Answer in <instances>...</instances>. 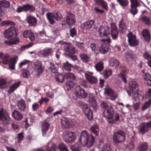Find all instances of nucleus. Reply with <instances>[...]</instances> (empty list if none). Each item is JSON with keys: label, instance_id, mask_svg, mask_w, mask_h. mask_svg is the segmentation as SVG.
Returning a JSON list of instances; mask_svg holds the SVG:
<instances>
[{"label": "nucleus", "instance_id": "obj_5", "mask_svg": "<svg viewBox=\"0 0 151 151\" xmlns=\"http://www.w3.org/2000/svg\"><path fill=\"white\" fill-rule=\"evenodd\" d=\"M125 139L124 132L122 131H119L115 132L113 134V140L115 143H119L124 141Z\"/></svg>", "mask_w": 151, "mask_h": 151}, {"label": "nucleus", "instance_id": "obj_21", "mask_svg": "<svg viewBox=\"0 0 151 151\" xmlns=\"http://www.w3.org/2000/svg\"><path fill=\"white\" fill-rule=\"evenodd\" d=\"M23 35L26 38H29L32 41L34 40L35 39L34 33L30 30H26L24 32Z\"/></svg>", "mask_w": 151, "mask_h": 151}, {"label": "nucleus", "instance_id": "obj_36", "mask_svg": "<svg viewBox=\"0 0 151 151\" xmlns=\"http://www.w3.org/2000/svg\"><path fill=\"white\" fill-rule=\"evenodd\" d=\"M35 69L39 73H42L43 71V67L40 62L37 61L35 64Z\"/></svg>", "mask_w": 151, "mask_h": 151}, {"label": "nucleus", "instance_id": "obj_28", "mask_svg": "<svg viewBox=\"0 0 151 151\" xmlns=\"http://www.w3.org/2000/svg\"><path fill=\"white\" fill-rule=\"evenodd\" d=\"M17 106L19 110L23 111L25 109L26 106L24 101L23 99H21L17 101Z\"/></svg>", "mask_w": 151, "mask_h": 151}, {"label": "nucleus", "instance_id": "obj_46", "mask_svg": "<svg viewBox=\"0 0 151 151\" xmlns=\"http://www.w3.org/2000/svg\"><path fill=\"white\" fill-rule=\"evenodd\" d=\"M148 149V145L146 143L142 144L139 147L138 149L140 151H146Z\"/></svg>", "mask_w": 151, "mask_h": 151}, {"label": "nucleus", "instance_id": "obj_27", "mask_svg": "<svg viewBox=\"0 0 151 151\" xmlns=\"http://www.w3.org/2000/svg\"><path fill=\"white\" fill-rule=\"evenodd\" d=\"M13 118L16 120H20L22 118V114L17 110H14L12 114Z\"/></svg>", "mask_w": 151, "mask_h": 151}, {"label": "nucleus", "instance_id": "obj_58", "mask_svg": "<svg viewBox=\"0 0 151 151\" xmlns=\"http://www.w3.org/2000/svg\"><path fill=\"white\" fill-rule=\"evenodd\" d=\"M151 104V99L148 101L145 102L142 107V110L144 111Z\"/></svg>", "mask_w": 151, "mask_h": 151}, {"label": "nucleus", "instance_id": "obj_23", "mask_svg": "<svg viewBox=\"0 0 151 151\" xmlns=\"http://www.w3.org/2000/svg\"><path fill=\"white\" fill-rule=\"evenodd\" d=\"M86 77L89 82L91 84H96L97 82V78L88 74H86Z\"/></svg>", "mask_w": 151, "mask_h": 151}, {"label": "nucleus", "instance_id": "obj_11", "mask_svg": "<svg viewBox=\"0 0 151 151\" xmlns=\"http://www.w3.org/2000/svg\"><path fill=\"white\" fill-rule=\"evenodd\" d=\"M128 42L129 45L131 46H135L139 44V41L136 39V36L132 34L131 32L127 35Z\"/></svg>", "mask_w": 151, "mask_h": 151}, {"label": "nucleus", "instance_id": "obj_2", "mask_svg": "<svg viewBox=\"0 0 151 151\" xmlns=\"http://www.w3.org/2000/svg\"><path fill=\"white\" fill-rule=\"evenodd\" d=\"M17 58V56L11 58L8 55H3V54L2 56L0 57V63L2 62L4 64H9L10 68L14 70Z\"/></svg>", "mask_w": 151, "mask_h": 151}, {"label": "nucleus", "instance_id": "obj_33", "mask_svg": "<svg viewBox=\"0 0 151 151\" xmlns=\"http://www.w3.org/2000/svg\"><path fill=\"white\" fill-rule=\"evenodd\" d=\"M20 82H17L14 83L10 87V89L8 91V93L9 94H11L20 86Z\"/></svg>", "mask_w": 151, "mask_h": 151}, {"label": "nucleus", "instance_id": "obj_22", "mask_svg": "<svg viewBox=\"0 0 151 151\" xmlns=\"http://www.w3.org/2000/svg\"><path fill=\"white\" fill-rule=\"evenodd\" d=\"M95 22L94 20H91L87 21L82 24V26L83 29L88 30L91 28Z\"/></svg>", "mask_w": 151, "mask_h": 151}, {"label": "nucleus", "instance_id": "obj_55", "mask_svg": "<svg viewBox=\"0 0 151 151\" xmlns=\"http://www.w3.org/2000/svg\"><path fill=\"white\" fill-rule=\"evenodd\" d=\"M100 151H111L110 144H105L101 148Z\"/></svg>", "mask_w": 151, "mask_h": 151}, {"label": "nucleus", "instance_id": "obj_30", "mask_svg": "<svg viewBox=\"0 0 151 151\" xmlns=\"http://www.w3.org/2000/svg\"><path fill=\"white\" fill-rule=\"evenodd\" d=\"M27 20L29 24L32 25H35L37 22L36 19L32 16H28L27 18Z\"/></svg>", "mask_w": 151, "mask_h": 151}, {"label": "nucleus", "instance_id": "obj_6", "mask_svg": "<svg viewBox=\"0 0 151 151\" xmlns=\"http://www.w3.org/2000/svg\"><path fill=\"white\" fill-rule=\"evenodd\" d=\"M46 16L50 23L53 24L55 22V19L57 20H60L62 18L61 14L59 12H56L54 14L49 13L46 14Z\"/></svg>", "mask_w": 151, "mask_h": 151}, {"label": "nucleus", "instance_id": "obj_26", "mask_svg": "<svg viewBox=\"0 0 151 151\" xmlns=\"http://www.w3.org/2000/svg\"><path fill=\"white\" fill-rule=\"evenodd\" d=\"M139 129L140 132L143 134L148 131L149 129L148 124L147 122L141 124L140 125Z\"/></svg>", "mask_w": 151, "mask_h": 151}, {"label": "nucleus", "instance_id": "obj_45", "mask_svg": "<svg viewBox=\"0 0 151 151\" xmlns=\"http://www.w3.org/2000/svg\"><path fill=\"white\" fill-rule=\"evenodd\" d=\"M89 103L91 106L95 110L97 109V105L96 100L94 99H89Z\"/></svg>", "mask_w": 151, "mask_h": 151}, {"label": "nucleus", "instance_id": "obj_64", "mask_svg": "<svg viewBox=\"0 0 151 151\" xmlns=\"http://www.w3.org/2000/svg\"><path fill=\"white\" fill-rule=\"evenodd\" d=\"M137 7H131L130 11L132 14L134 15L136 14L138 12V11L136 9Z\"/></svg>", "mask_w": 151, "mask_h": 151}, {"label": "nucleus", "instance_id": "obj_20", "mask_svg": "<svg viewBox=\"0 0 151 151\" xmlns=\"http://www.w3.org/2000/svg\"><path fill=\"white\" fill-rule=\"evenodd\" d=\"M105 93L109 97V99L112 100H114L116 98V95L111 89L109 88L106 89L105 90Z\"/></svg>", "mask_w": 151, "mask_h": 151}, {"label": "nucleus", "instance_id": "obj_59", "mask_svg": "<svg viewBox=\"0 0 151 151\" xmlns=\"http://www.w3.org/2000/svg\"><path fill=\"white\" fill-rule=\"evenodd\" d=\"M64 76L62 75H59L56 78V81L59 83H63L64 80Z\"/></svg>", "mask_w": 151, "mask_h": 151}, {"label": "nucleus", "instance_id": "obj_42", "mask_svg": "<svg viewBox=\"0 0 151 151\" xmlns=\"http://www.w3.org/2000/svg\"><path fill=\"white\" fill-rule=\"evenodd\" d=\"M90 130L92 132L95 134L96 136L97 135L99 131L97 125L95 124L93 126L91 127Z\"/></svg>", "mask_w": 151, "mask_h": 151}, {"label": "nucleus", "instance_id": "obj_35", "mask_svg": "<svg viewBox=\"0 0 151 151\" xmlns=\"http://www.w3.org/2000/svg\"><path fill=\"white\" fill-rule=\"evenodd\" d=\"M90 47L92 51L96 54L99 53V48L95 43H91Z\"/></svg>", "mask_w": 151, "mask_h": 151}, {"label": "nucleus", "instance_id": "obj_47", "mask_svg": "<svg viewBox=\"0 0 151 151\" xmlns=\"http://www.w3.org/2000/svg\"><path fill=\"white\" fill-rule=\"evenodd\" d=\"M0 5L2 7L8 8L10 4L8 1L3 0L0 1Z\"/></svg>", "mask_w": 151, "mask_h": 151}, {"label": "nucleus", "instance_id": "obj_31", "mask_svg": "<svg viewBox=\"0 0 151 151\" xmlns=\"http://www.w3.org/2000/svg\"><path fill=\"white\" fill-rule=\"evenodd\" d=\"M73 67V65L70 64L68 61L63 63L62 65V68L65 70L68 71H70L71 68Z\"/></svg>", "mask_w": 151, "mask_h": 151}, {"label": "nucleus", "instance_id": "obj_13", "mask_svg": "<svg viewBox=\"0 0 151 151\" xmlns=\"http://www.w3.org/2000/svg\"><path fill=\"white\" fill-rule=\"evenodd\" d=\"M129 88L130 90V92H129L128 90H127V92L129 96H132L131 95V93L132 94H134L137 93L136 92V89L138 87V85L137 83L135 81H131L129 83ZM137 90H136L137 91Z\"/></svg>", "mask_w": 151, "mask_h": 151}, {"label": "nucleus", "instance_id": "obj_62", "mask_svg": "<svg viewBox=\"0 0 151 151\" xmlns=\"http://www.w3.org/2000/svg\"><path fill=\"white\" fill-rule=\"evenodd\" d=\"M24 137L23 133L22 132L19 133L18 136V142L20 143L23 139Z\"/></svg>", "mask_w": 151, "mask_h": 151}, {"label": "nucleus", "instance_id": "obj_16", "mask_svg": "<svg viewBox=\"0 0 151 151\" xmlns=\"http://www.w3.org/2000/svg\"><path fill=\"white\" fill-rule=\"evenodd\" d=\"M77 89L79 90L78 91H75L74 95L77 97L80 98H84L87 96V94L85 90L82 88H81L79 86L77 87Z\"/></svg>", "mask_w": 151, "mask_h": 151}, {"label": "nucleus", "instance_id": "obj_49", "mask_svg": "<svg viewBox=\"0 0 151 151\" xmlns=\"http://www.w3.org/2000/svg\"><path fill=\"white\" fill-rule=\"evenodd\" d=\"M124 56L126 60H129L132 59L134 57V55L132 53L127 52L124 53Z\"/></svg>", "mask_w": 151, "mask_h": 151}, {"label": "nucleus", "instance_id": "obj_43", "mask_svg": "<svg viewBox=\"0 0 151 151\" xmlns=\"http://www.w3.org/2000/svg\"><path fill=\"white\" fill-rule=\"evenodd\" d=\"M141 19L143 22L145 24L149 26L151 22L149 18L147 16H143L141 18Z\"/></svg>", "mask_w": 151, "mask_h": 151}, {"label": "nucleus", "instance_id": "obj_57", "mask_svg": "<svg viewBox=\"0 0 151 151\" xmlns=\"http://www.w3.org/2000/svg\"><path fill=\"white\" fill-rule=\"evenodd\" d=\"M48 151H59V149L55 144L52 145V147L47 149Z\"/></svg>", "mask_w": 151, "mask_h": 151}, {"label": "nucleus", "instance_id": "obj_14", "mask_svg": "<svg viewBox=\"0 0 151 151\" xmlns=\"http://www.w3.org/2000/svg\"><path fill=\"white\" fill-rule=\"evenodd\" d=\"M98 32L99 35L101 37L107 36L111 33L109 28L108 26L101 27L99 29Z\"/></svg>", "mask_w": 151, "mask_h": 151}, {"label": "nucleus", "instance_id": "obj_53", "mask_svg": "<svg viewBox=\"0 0 151 151\" xmlns=\"http://www.w3.org/2000/svg\"><path fill=\"white\" fill-rule=\"evenodd\" d=\"M119 4L122 6H127L129 3L127 0H117Z\"/></svg>", "mask_w": 151, "mask_h": 151}, {"label": "nucleus", "instance_id": "obj_8", "mask_svg": "<svg viewBox=\"0 0 151 151\" xmlns=\"http://www.w3.org/2000/svg\"><path fill=\"white\" fill-rule=\"evenodd\" d=\"M0 121L5 125L9 124L10 123V118L8 112L3 109L0 111Z\"/></svg>", "mask_w": 151, "mask_h": 151}, {"label": "nucleus", "instance_id": "obj_25", "mask_svg": "<svg viewBox=\"0 0 151 151\" xmlns=\"http://www.w3.org/2000/svg\"><path fill=\"white\" fill-rule=\"evenodd\" d=\"M64 50L67 53L70 54H73L75 53V48L70 45H68L64 47Z\"/></svg>", "mask_w": 151, "mask_h": 151}, {"label": "nucleus", "instance_id": "obj_61", "mask_svg": "<svg viewBox=\"0 0 151 151\" xmlns=\"http://www.w3.org/2000/svg\"><path fill=\"white\" fill-rule=\"evenodd\" d=\"M23 76L25 78H28L29 76V71L26 69H23L22 71Z\"/></svg>", "mask_w": 151, "mask_h": 151}, {"label": "nucleus", "instance_id": "obj_44", "mask_svg": "<svg viewBox=\"0 0 151 151\" xmlns=\"http://www.w3.org/2000/svg\"><path fill=\"white\" fill-rule=\"evenodd\" d=\"M80 58L81 60L84 62L87 63L88 61V56L84 53H82L80 55Z\"/></svg>", "mask_w": 151, "mask_h": 151}, {"label": "nucleus", "instance_id": "obj_24", "mask_svg": "<svg viewBox=\"0 0 151 151\" xmlns=\"http://www.w3.org/2000/svg\"><path fill=\"white\" fill-rule=\"evenodd\" d=\"M38 36L39 39L42 40L40 42L45 43L48 42L47 39V37L45 32H40L38 34Z\"/></svg>", "mask_w": 151, "mask_h": 151}, {"label": "nucleus", "instance_id": "obj_10", "mask_svg": "<svg viewBox=\"0 0 151 151\" xmlns=\"http://www.w3.org/2000/svg\"><path fill=\"white\" fill-rule=\"evenodd\" d=\"M64 20L66 23L69 26L73 25L76 22L74 15L70 12H67Z\"/></svg>", "mask_w": 151, "mask_h": 151}, {"label": "nucleus", "instance_id": "obj_63", "mask_svg": "<svg viewBox=\"0 0 151 151\" xmlns=\"http://www.w3.org/2000/svg\"><path fill=\"white\" fill-rule=\"evenodd\" d=\"M30 62V61L28 60H25L21 63L19 64V67L22 68V67L24 65H28Z\"/></svg>", "mask_w": 151, "mask_h": 151}, {"label": "nucleus", "instance_id": "obj_29", "mask_svg": "<svg viewBox=\"0 0 151 151\" xmlns=\"http://www.w3.org/2000/svg\"><path fill=\"white\" fill-rule=\"evenodd\" d=\"M50 125L47 122H45L42 124L41 130L43 136L45 135L49 129Z\"/></svg>", "mask_w": 151, "mask_h": 151}, {"label": "nucleus", "instance_id": "obj_1", "mask_svg": "<svg viewBox=\"0 0 151 151\" xmlns=\"http://www.w3.org/2000/svg\"><path fill=\"white\" fill-rule=\"evenodd\" d=\"M79 140L81 145L91 147L94 143V137L92 135L89 134L86 131H83L81 133Z\"/></svg>", "mask_w": 151, "mask_h": 151}, {"label": "nucleus", "instance_id": "obj_7", "mask_svg": "<svg viewBox=\"0 0 151 151\" xmlns=\"http://www.w3.org/2000/svg\"><path fill=\"white\" fill-rule=\"evenodd\" d=\"M16 34L15 28L12 27L6 30L4 34V37L10 40L16 39Z\"/></svg>", "mask_w": 151, "mask_h": 151}, {"label": "nucleus", "instance_id": "obj_37", "mask_svg": "<svg viewBox=\"0 0 151 151\" xmlns=\"http://www.w3.org/2000/svg\"><path fill=\"white\" fill-rule=\"evenodd\" d=\"M142 34L145 40L147 42L149 41L150 40V35L147 29L144 30L142 32Z\"/></svg>", "mask_w": 151, "mask_h": 151}, {"label": "nucleus", "instance_id": "obj_56", "mask_svg": "<svg viewBox=\"0 0 151 151\" xmlns=\"http://www.w3.org/2000/svg\"><path fill=\"white\" fill-rule=\"evenodd\" d=\"M119 28L121 29L122 30V32H123L126 29V26L123 20L122 19L119 22Z\"/></svg>", "mask_w": 151, "mask_h": 151}, {"label": "nucleus", "instance_id": "obj_60", "mask_svg": "<svg viewBox=\"0 0 151 151\" xmlns=\"http://www.w3.org/2000/svg\"><path fill=\"white\" fill-rule=\"evenodd\" d=\"M70 35L72 37H75L77 35V31L75 28L71 29L70 30Z\"/></svg>", "mask_w": 151, "mask_h": 151}, {"label": "nucleus", "instance_id": "obj_52", "mask_svg": "<svg viewBox=\"0 0 151 151\" xmlns=\"http://www.w3.org/2000/svg\"><path fill=\"white\" fill-rule=\"evenodd\" d=\"M112 71L110 69L106 70L104 72V76L105 78H108L111 74Z\"/></svg>", "mask_w": 151, "mask_h": 151}, {"label": "nucleus", "instance_id": "obj_41", "mask_svg": "<svg viewBox=\"0 0 151 151\" xmlns=\"http://www.w3.org/2000/svg\"><path fill=\"white\" fill-rule=\"evenodd\" d=\"M95 67L97 71L100 72L103 69V63L102 62H99L96 64Z\"/></svg>", "mask_w": 151, "mask_h": 151}, {"label": "nucleus", "instance_id": "obj_18", "mask_svg": "<svg viewBox=\"0 0 151 151\" xmlns=\"http://www.w3.org/2000/svg\"><path fill=\"white\" fill-rule=\"evenodd\" d=\"M141 96L137 93L134 94V96L133 99L134 103V108L135 110H137L139 107V100Z\"/></svg>", "mask_w": 151, "mask_h": 151}, {"label": "nucleus", "instance_id": "obj_38", "mask_svg": "<svg viewBox=\"0 0 151 151\" xmlns=\"http://www.w3.org/2000/svg\"><path fill=\"white\" fill-rule=\"evenodd\" d=\"M64 77L67 79H71L73 80H75L76 78V77L74 74L70 72L65 73L64 74Z\"/></svg>", "mask_w": 151, "mask_h": 151}, {"label": "nucleus", "instance_id": "obj_3", "mask_svg": "<svg viewBox=\"0 0 151 151\" xmlns=\"http://www.w3.org/2000/svg\"><path fill=\"white\" fill-rule=\"evenodd\" d=\"M101 106L102 108L105 109L103 113L104 116L109 119H112L114 113L112 107L111 106H108L107 102L104 101H101Z\"/></svg>", "mask_w": 151, "mask_h": 151}, {"label": "nucleus", "instance_id": "obj_51", "mask_svg": "<svg viewBox=\"0 0 151 151\" xmlns=\"http://www.w3.org/2000/svg\"><path fill=\"white\" fill-rule=\"evenodd\" d=\"M14 22L9 20H6L3 21L1 23V25L2 26L6 25H14Z\"/></svg>", "mask_w": 151, "mask_h": 151}, {"label": "nucleus", "instance_id": "obj_9", "mask_svg": "<svg viewBox=\"0 0 151 151\" xmlns=\"http://www.w3.org/2000/svg\"><path fill=\"white\" fill-rule=\"evenodd\" d=\"M79 104L83 106V110L87 118L89 119H91L93 117V112L91 110L88 105L83 101H80L79 102Z\"/></svg>", "mask_w": 151, "mask_h": 151}, {"label": "nucleus", "instance_id": "obj_48", "mask_svg": "<svg viewBox=\"0 0 151 151\" xmlns=\"http://www.w3.org/2000/svg\"><path fill=\"white\" fill-rule=\"evenodd\" d=\"M50 67L49 68L50 70L52 73H55L58 72V68L55 67L53 64L50 63Z\"/></svg>", "mask_w": 151, "mask_h": 151}, {"label": "nucleus", "instance_id": "obj_12", "mask_svg": "<svg viewBox=\"0 0 151 151\" xmlns=\"http://www.w3.org/2000/svg\"><path fill=\"white\" fill-rule=\"evenodd\" d=\"M111 40L110 39H102L101 41V46L99 48V52L104 54L108 50V47L106 45V43L110 42Z\"/></svg>", "mask_w": 151, "mask_h": 151}, {"label": "nucleus", "instance_id": "obj_34", "mask_svg": "<svg viewBox=\"0 0 151 151\" xmlns=\"http://www.w3.org/2000/svg\"><path fill=\"white\" fill-rule=\"evenodd\" d=\"M95 2L99 5H101L103 8L106 10H107L108 8L107 3L103 0H95Z\"/></svg>", "mask_w": 151, "mask_h": 151}, {"label": "nucleus", "instance_id": "obj_17", "mask_svg": "<svg viewBox=\"0 0 151 151\" xmlns=\"http://www.w3.org/2000/svg\"><path fill=\"white\" fill-rule=\"evenodd\" d=\"M53 52L54 50L52 48L46 47L40 52V54L44 57H46L48 56L52 55Z\"/></svg>", "mask_w": 151, "mask_h": 151}, {"label": "nucleus", "instance_id": "obj_39", "mask_svg": "<svg viewBox=\"0 0 151 151\" xmlns=\"http://www.w3.org/2000/svg\"><path fill=\"white\" fill-rule=\"evenodd\" d=\"M110 65L112 67H117L119 64V61L115 59L112 58L110 62Z\"/></svg>", "mask_w": 151, "mask_h": 151}, {"label": "nucleus", "instance_id": "obj_50", "mask_svg": "<svg viewBox=\"0 0 151 151\" xmlns=\"http://www.w3.org/2000/svg\"><path fill=\"white\" fill-rule=\"evenodd\" d=\"M58 147L59 149V151H68L67 147L63 143L60 144Z\"/></svg>", "mask_w": 151, "mask_h": 151}, {"label": "nucleus", "instance_id": "obj_54", "mask_svg": "<svg viewBox=\"0 0 151 151\" xmlns=\"http://www.w3.org/2000/svg\"><path fill=\"white\" fill-rule=\"evenodd\" d=\"M130 1L131 7H137L139 6V4L137 0H130Z\"/></svg>", "mask_w": 151, "mask_h": 151}, {"label": "nucleus", "instance_id": "obj_15", "mask_svg": "<svg viewBox=\"0 0 151 151\" xmlns=\"http://www.w3.org/2000/svg\"><path fill=\"white\" fill-rule=\"evenodd\" d=\"M35 10V8L32 5L28 4L24 5L23 6H20L18 7L17 9V12L19 13L23 11H34Z\"/></svg>", "mask_w": 151, "mask_h": 151}, {"label": "nucleus", "instance_id": "obj_4", "mask_svg": "<svg viewBox=\"0 0 151 151\" xmlns=\"http://www.w3.org/2000/svg\"><path fill=\"white\" fill-rule=\"evenodd\" d=\"M62 137L64 140L67 143L74 142L76 139L75 133L69 131L63 132Z\"/></svg>", "mask_w": 151, "mask_h": 151}, {"label": "nucleus", "instance_id": "obj_19", "mask_svg": "<svg viewBox=\"0 0 151 151\" xmlns=\"http://www.w3.org/2000/svg\"><path fill=\"white\" fill-rule=\"evenodd\" d=\"M111 30L110 31L112 38L113 40H116L117 38L118 32L115 24L114 23H112L111 24Z\"/></svg>", "mask_w": 151, "mask_h": 151}, {"label": "nucleus", "instance_id": "obj_32", "mask_svg": "<svg viewBox=\"0 0 151 151\" xmlns=\"http://www.w3.org/2000/svg\"><path fill=\"white\" fill-rule=\"evenodd\" d=\"M142 77L147 81L148 85L151 86V76L149 74L146 73L142 75Z\"/></svg>", "mask_w": 151, "mask_h": 151}, {"label": "nucleus", "instance_id": "obj_40", "mask_svg": "<svg viewBox=\"0 0 151 151\" xmlns=\"http://www.w3.org/2000/svg\"><path fill=\"white\" fill-rule=\"evenodd\" d=\"M12 40V41L5 40L4 43L6 45H11L13 44H16L19 42V39L17 38H16L15 40Z\"/></svg>", "mask_w": 151, "mask_h": 151}]
</instances>
